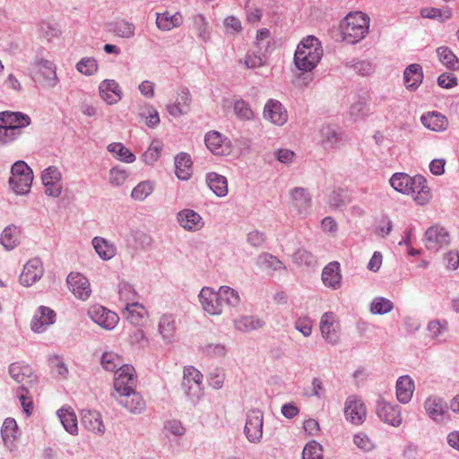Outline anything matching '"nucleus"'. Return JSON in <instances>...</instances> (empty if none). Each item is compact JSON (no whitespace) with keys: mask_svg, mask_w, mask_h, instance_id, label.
Wrapping results in <instances>:
<instances>
[{"mask_svg":"<svg viewBox=\"0 0 459 459\" xmlns=\"http://www.w3.org/2000/svg\"><path fill=\"white\" fill-rule=\"evenodd\" d=\"M323 49L319 40L314 36L304 39L297 47L294 63L300 71L310 72L321 60Z\"/></svg>","mask_w":459,"mask_h":459,"instance_id":"obj_1","label":"nucleus"},{"mask_svg":"<svg viewBox=\"0 0 459 459\" xmlns=\"http://www.w3.org/2000/svg\"><path fill=\"white\" fill-rule=\"evenodd\" d=\"M341 29L344 40L358 43L368 33L369 17L361 12L351 13L342 22Z\"/></svg>","mask_w":459,"mask_h":459,"instance_id":"obj_2","label":"nucleus"},{"mask_svg":"<svg viewBox=\"0 0 459 459\" xmlns=\"http://www.w3.org/2000/svg\"><path fill=\"white\" fill-rule=\"evenodd\" d=\"M181 385L190 401H198L203 395V374L193 366L185 367Z\"/></svg>","mask_w":459,"mask_h":459,"instance_id":"obj_3","label":"nucleus"},{"mask_svg":"<svg viewBox=\"0 0 459 459\" xmlns=\"http://www.w3.org/2000/svg\"><path fill=\"white\" fill-rule=\"evenodd\" d=\"M136 382L134 367L128 364L122 366L115 373L114 389L116 393L114 394L135 390Z\"/></svg>","mask_w":459,"mask_h":459,"instance_id":"obj_4","label":"nucleus"},{"mask_svg":"<svg viewBox=\"0 0 459 459\" xmlns=\"http://www.w3.org/2000/svg\"><path fill=\"white\" fill-rule=\"evenodd\" d=\"M199 302L203 309L212 316H219L222 314L223 305L221 295L218 290L211 287H204L198 295Z\"/></svg>","mask_w":459,"mask_h":459,"instance_id":"obj_5","label":"nucleus"},{"mask_svg":"<svg viewBox=\"0 0 459 459\" xmlns=\"http://www.w3.org/2000/svg\"><path fill=\"white\" fill-rule=\"evenodd\" d=\"M423 240L427 249L437 252L449 245L450 237L445 228L434 225L426 230Z\"/></svg>","mask_w":459,"mask_h":459,"instance_id":"obj_6","label":"nucleus"},{"mask_svg":"<svg viewBox=\"0 0 459 459\" xmlns=\"http://www.w3.org/2000/svg\"><path fill=\"white\" fill-rule=\"evenodd\" d=\"M42 184L45 186V194L51 197H58L62 193V174L58 168L49 166L42 171Z\"/></svg>","mask_w":459,"mask_h":459,"instance_id":"obj_7","label":"nucleus"},{"mask_svg":"<svg viewBox=\"0 0 459 459\" xmlns=\"http://www.w3.org/2000/svg\"><path fill=\"white\" fill-rule=\"evenodd\" d=\"M245 435L251 443L260 442L263 437V413L259 410H252L247 413L244 428Z\"/></svg>","mask_w":459,"mask_h":459,"instance_id":"obj_8","label":"nucleus"},{"mask_svg":"<svg viewBox=\"0 0 459 459\" xmlns=\"http://www.w3.org/2000/svg\"><path fill=\"white\" fill-rule=\"evenodd\" d=\"M376 412L381 420L393 427H399L402 424L401 407L397 404L388 403L383 399L378 400Z\"/></svg>","mask_w":459,"mask_h":459,"instance_id":"obj_9","label":"nucleus"},{"mask_svg":"<svg viewBox=\"0 0 459 459\" xmlns=\"http://www.w3.org/2000/svg\"><path fill=\"white\" fill-rule=\"evenodd\" d=\"M319 144L326 151L341 147L344 139L338 127L333 125H323L319 130Z\"/></svg>","mask_w":459,"mask_h":459,"instance_id":"obj_10","label":"nucleus"},{"mask_svg":"<svg viewBox=\"0 0 459 459\" xmlns=\"http://www.w3.org/2000/svg\"><path fill=\"white\" fill-rule=\"evenodd\" d=\"M88 315L94 323L107 330L115 328L119 320L115 312L100 305L91 307Z\"/></svg>","mask_w":459,"mask_h":459,"instance_id":"obj_11","label":"nucleus"},{"mask_svg":"<svg viewBox=\"0 0 459 459\" xmlns=\"http://www.w3.org/2000/svg\"><path fill=\"white\" fill-rule=\"evenodd\" d=\"M113 395L121 406L133 414H141L145 411L146 403L136 390Z\"/></svg>","mask_w":459,"mask_h":459,"instance_id":"obj_12","label":"nucleus"},{"mask_svg":"<svg viewBox=\"0 0 459 459\" xmlns=\"http://www.w3.org/2000/svg\"><path fill=\"white\" fill-rule=\"evenodd\" d=\"M204 142L207 148L215 155H229L232 151L230 140L217 131L207 133Z\"/></svg>","mask_w":459,"mask_h":459,"instance_id":"obj_13","label":"nucleus"},{"mask_svg":"<svg viewBox=\"0 0 459 459\" xmlns=\"http://www.w3.org/2000/svg\"><path fill=\"white\" fill-rule=\"evenodd\" d=\"M424 410L427 415L436 422L443 421L449 413V406L446 402L436 395H431L425 400Z\"/></svg>","mask_w":459,"mask_h":459,"instance_id":"obj_14","label":"nucleus"},{"mask_svg":"<svg viewBox=\"0 0 459 459\" xmlns=\"http://www.w3.org/2000/svg\"><path fill=\"white\" fill-rule=\"evenodd\" d=\"M344 415L348 421L355 425L361 424L367 415L366 406L361 399L351 395L346 399Z\"/></svg>","mask_w":459,"mask_h":459,"instance_id":"obj_15","label":"nucleus"},{"mask_svg":"<svg viewBox=\"0 0 459 459\" xmlns=\"http://www.w3.org/2000/svg\"><path fill=\"white\" fill-rule=\"evenodd\" d=\"M176 219L178 225L189 232L198 231L204 227L203 217L189 208L179 211L176 215Z\"/></svg>","mask_w":459,"mask_h":459,"instance_id":"obj_16","label":"nucleus"},{"mask_svg":"<svg viewBox=\"0 0 459 459\" xmlns=\"http://www.w3.org/2000/svg\"><path fill=\"white\" fill-rule=\"evenodd\" d=\"M33 65L39 69V74L41 76L40 82L44 87L54 88L56 86L58 78L56 75V67L53 62L36 57Z\"/></svg>","mask_w":459,"mask_h":459,"instance_id":"obj_17","label":"nucleus"},{"mask_svg":"<svg viewBox=\"0 0 459 459\" xmlns=\"http://www.w3.org/2000/svg\"><path fill=\"white\" fill-rule=\"evenodd\" d=\"M44 273L43 264L38 257L30 259L20 276V282L24 286H31L38 281Z\"/></svg>","mask_w":459,"mask_h":459,"instance_id":"obj_18","label":"nucleus"},{"mask_svg":"<svg viewBox=\"0 0 459 459\" xmlns=\"http://www.w3.org/2000/svg\"><path fill=\"white\" fill-rule=\"evenodd\" d=\"M69 290L74 295L82 300H86L91 290L88 279L80 273H71L66 279Z\"/></svg>","mask_w":459,"mask_h":459,"instance_id":"obj_19","label":"nucleus"},{"mask_svg":"<svg viewBox=\"0 0 459 459\" xmlns=\"http://www.w3.org/2000/svg\"><path fill=\"white\" fill-rule=\"evenodd\" d=\"M320 331L326 342L335 345L339 342L338 322L333 312H325L320 320Z\"/></svg>","mask_w":459,"mask_h":459,"instance_id":"obj_20","label":"nucleus"},{"mask_svg":"<svg viewBox=\"0 0 459 459\" xmlns=\"http://www.w3.org/2000/svg\"><path fill=\"white\" fill-rule=\"evenodd\" d=\"M264 117L276 126H283L288 120V112L279 100L270 99L264 105Z\"/></svg>","mask_w":459,"mask_h":459,"instance_id":"obj_21","label":"nucleus"},{"mask_svg":"<svg viewBox=\"0 0 459 459\" xmlns=\"http://www.w3.org/2000/svg\"><path fill=\"white\" fill-rule=\"evenodd\" d=\"M177 95L176 101L167 105L166 108L168 113L174 117H178L187 113L192 101L190 91L186 87L179 88Z\"/></svg>","mask_w":459,"mask_h":459,"instance_id":"obj_22","label":"nucleus"},{"mask_svg":"<svg viewBox=\"0 0 459 459\" xmlns=\"http://www.w3.org/2000/svg\"><path fill=\"white\" fill-rule=\"evenodd\" d=\"M55 321V311L48 307L40 306L31 319L30 328L34 333H42L46 331L48 325H53Z\"/></svg>","mask_w":459,"mask_h":459,"instance_id":"obj_23","label":"nucleus"},{"mask_svg":"<svg viewBox=\"0 0 459 459\" xmlns=\"http://www.w3.org/2000/svg\"><path fill=\"white\" fill-rule=\"evenodd\" d=\"M290 205L299 213L307 215L311 207V195L304 187H294L290 191Z\"/></svg>","mask_w":459,"mask_h":459,"instance_id":"obj_24","label":"nucleus"},{"mask_svg":"<svg viewBox=\"0 0 459 459\" xmlns=\"http://www.w3.org/2000/svg\"><path fill=\"white\" fill-rule=\"evenodd\" d=\"M10 377L21 386L27 387L35 380V375L31 367L24 362H13L9 366Z\"/></svg>","mask_w":459,"mask_h":459,"instance_id":"obj_25","label":"nucleus"},{"mask_svg":"<svg viewBox=\"0 0 459 459\" xmlns=\"http://www.w3.org/2000/svg\"><path fill=\"white\" fill-rule=\"evenodd\" d=\"M99 91L101 99L108 105L117 103L123 95L118 82L115 80H103L99 85Z\"/></svg>","mask_w":459,"mask_h":459,"instance_id":"obj_26","label":"nucleus"},{"mask_svg":"<svg viewBox=\"0 0 459 459\" xmlns=\"http://www.w3.org/2000/svg\"><path fill=\"white\" fill-rule=\"evenodd\" d=\"M81 423L87 430L94 434L102 436L105 433L102 417L97 411H82Z\"/></svg>","mask_w":459,"mask_h":459,"instance_id":"obj_27","label":"nucleus"},{"mask_svg":"<svg viewBox=\"0 0 459 459\" xmlns=\"http://www.w3.org/2000/svg\"><path fill=\"white\" fill-rule=\"evenodd\" d=\"M324 285L332 290H338L342 286L341 265L338 262H331L322 271Z\"/></svg>","mask_w":459,"mask_h":459,"instance_id":"obj_28","label":"nucleus"},{"mask_svg":"<svg viewBox=\"0 0 459 459\" xmlns=\"http://www.w3.org/2000/svg\"><path fill=\"white\" fill-rule=\"evenodd\" d=\"M158 331L165 343H171L176 339L177 325L173 315H162L158 323Z\"/></svg>","mask_w":459,"mask_h":459,"instance_id":"obj_29","label":"nucleus"},{"mask_svg":"<svg viewBox=\"0 0 459 459\" xmlns=\"http://www.w3.org/2000/svg\"><path fill=\"white\" fill-rule=\"evenodd\" d=\"M419 176L411 177L406 173H395L390 178L392 187L402 194L410 195L411 185H420Z\"/></svg>","mask_w":459,"mask_h":459,"instance_id":"obj_30","label":"nucleus"},{"mask_svg":"<svg viewBox=\"0 0 459 459\" xmlns=\"http://www.w3.org/2000/svg\"><path fill=\"white\" fill-rule=\"evenodd\" d=\"M420 121L425 127L435 132L445 131L448 126L446 117L437 111L423 114Z\"/></svg>","mask_w":459,"mask_h":459,"instance_id":"obj_31","label":"nucleus"},{"mask_svg":"<svg viewBox=\"0 0 459 459\" xmlns=\"http://www.w3.org/2000/svg\"><path fill=\"white\" fill-rule=\"evenodd\" d=\"M56 415L64 429L71 435H78L77 417L70 406H63L56 411Z\"/></svg>","mask_w":459,"mask_h":459,"instance_id":"obj_32","label":"nucleus"},{"mask_svg":"<svg viewBox=\"0 0 459 459\" xmlns=\"http://www.w3.org/2000/svg\"><path fill=\"white\" fill-rule=\"evenodd\" d=\"M414 389V382L411 377H400L396 381L397 400L402 403H408L411 400Z\"/></svg>","mask_w":459,"mask_h":459,"instance_id":"obj_33","label":"nucleus"},{"mask_svg":"<svg viewBox=\"0 0 459 459\" xmlns=\"http://www.w3.org/2000/svg\"><path fill=\"white\" fill-rule=\"evenodd\" d=\"M0 121L2 124L20 129L22 134V130L30 124V117L22 112L4 111L0 112Z\"/></svg>","mask_w":459,"mask_h":459,"instance_id":"obj_34","label":"nucleus"},{"mask_svg":"<svg viewBox=\"0 0 459 459\" xmlns=\"http://www.w3.org/2000/svg\"><path fill=\"white\" fill-rule=\"evenodd\" d=\"M234 328L241 333L258 330L264 325V322L254 316H239L233 320Z\"/></svg>","mask_w":459,"mask_h":459,"instance_id":"obj_35","label":"nucleus"},{"mask_svg":"<svg viewBox=\"0 0 459 459\" xmlns=\"http://www.w3.org/2000/svg\"><path fill=\"white\" fill-rule=\"evenodd\" d=\"M205 180L209 188L218 197H224L228 195V180L224 176L210 172L206 174Z\"/></svg>","mask_w":459,"mask_h":459,"instance_id":"obj_36","label":"nucleus"},{"mask_svg":"<svg viewBox=\"0 0 459 459\" xmlns=\"http://www.w3.org/2000/svg\"><path fill=\"white\" fill-rule=\"evenodd\" d=\"M423 79L422 67L419 64H411L403 73L405 87L411 91L416 90Z\"/></svg>","mask_w":459,"mask_h":459,"instance_id":"obj_37","label":"nucleus"},{"mask_svg":"<svg viewBox=\"0 0 459 459\" xmlns=\"http://www.w3.org/2000/svg\"><path fill=\"white\" fill-rule=\"evenodd\" d=\"M421 180L420 181V185H411V190H410V195L413 196L414 201L420 205L427 204L430 199L432 198L431 190L428 186L426 178L418 175Z\"/></svg>","mask_w":459,"mask_h":459,"instance_id":"obj_38","label":"nucleus"},{"mask_svg":"<svg viewBox=\"0 0 459 459\" xmlns=\"http://www.w3.org/2000/svg\"><path fill=\"white\" fill-rule=\"evenodd\" d=\"M92 246L98 255L103 260H110L117 254V247L114 243L101 237H95L92 239Z\"/></svg>","mask_w":459,"mask_h":459,"instance_id":"obj_39","label":"nucleus"},{"mask_svg":"<svg viewBox=\"0 0 459 459\" xmlns=\"http://www.w3.org/2000/svg\"><path fill=\"white\" fill-rule=\"evenodd\" d=\"M21 230L15 225H8L5 227L0 237V243L5 250L14 249L20 243Z\"/></svg>","mask_w":459,"mask_h":459,"instance_id":"obj_40","label":"nucleus"},{"mask_svg":"<svg viewBox=\"0 0 459 459\" xmlns=\"http://www.w3.org/2000/svg\"><path fill=\"white\" fill-rule=\"evenodd\" d=\"M183 22L179 13H171L168 11L157 13L156 24L161 30H170L181 25Z\"/></svg>","mask_w":459,"mask_h":459,"instance_id":"obj_41","label":"nucleus"},{"mask_svg":"<svg viewBox=\"0 0 459 459\" xmlns=\"http://www.w3.org/2000/svg\"><path fill=\"white\" fill-rule=\"evenodd\" d=\"M124 316L133 325H143L146 310L143 305L138 303H128L123 311Z\"/></svg>","mask_w":459,"mask_h":459,"instance_id":"obj_42","label":"nucleus"},{"mask_svg":"<svg viewBox=\"0 0 459 459\" xmlns=\"http://www.w3.org/2000/svg\"><path fill=\"white\" fill-rule=\"evenodd\" d=\"M191 158L188 154L182 152L175 158L176 175L181 180H188L191 177Z\"/></svg>","mask_w":459,"mask_h":459,"instance_id":"obj_43","label":"nucleus"},{"mask_svg":"<svg viewBox=\"0 0 459 459\" xmlns=\"http://www.w3.org/2000/svg\"><path fill=\"white\" fill-rule=\"evenodd\" d=\"M436 52L439 61L448 69H459V58L454 54V52L448 47H439L437 48Z\"/></svg>","mask_w":459,"mask_h":459,"instance_id":"obj_44","label":"nucleus"},{"mask_svg":"<svg viewBox=\"0 0 459 459\" xmlns=\"http://www.w3.org/2000/svg\"><path fill=\"white\" fill-rule=\"evenodd\" d=\"M108 151L119 160L126 163H133L135 155L121 143H112L108 145Z\"/></svg>","mask_w":459,"mask_h":459,"instance_id":"obj_45","label":"nucleus"},{"mask_svg":"<svg viewBox=\"0 0 459 459\" xmlns=\"http://www.w3.org/2000/svg\"><path fill=\"white\" fill-rule=\"evenodd\" d=\"M100 362L105 370L115 373L119 368L126 365L121 356L112 351L104 352Z\"/></svg>","mask_w":459,"mask_h":459,"instance_id":"obj_46","label":"nucleus"},{"mask_svg":"<svg viewBox=\"0 0 459 459\" xmlns=\"http://www.w3.org/2000/svg\"><path fill=\"white\" fill-rule=\"evenodd\" d=\"M33 177L11 176L9 185L17 195H25L30 192Z\"/></svg>","mask_w":459,"mask_h":459,"instance_id":"obj_47","label":"nucleus"},{"mask_svg":"<svg viewBox=\"0 0 459 459\" xmlns=\"http://www.w3.org/2000/svg\"><path fill=\"white\" fill-rule=\"evenodd\" d=\"M219 292L222 304L225 303L231 307H238L239 306L241 299L236 290L229 286H221L219 288Z\"/></svg>","mask_w":459,"mask_h":459,"instance_id":"obj_48","label":"nucleus"},{"mask_svg":"<svg viewBox=\"0 0 459 459\" xmlns=\"http://www.w3.org/2000/svg\"><path fill=\"white\" fill-rule=\"evenodd\" d=\"M17 430L18 426L14 419L7 418L4 420L1 429V436L6 446L8 444H13L16 437Z\"/></svg>","mask_w":459,"mask_h":459,"instance_id":"obj_49","label":"nucleus"},{"mask_svg":"<svg viewBox=\"0 0 459 459\" xmlns=\"http://www.w3.org/2000/svg\"><path fill=\"white\" fill-rule=\"evenodd\" d=\"M369 113V108L364 98L358 97L350 107V115L354 120L366 117Z\"/></svg>","mask_w":459,"mask_h":459,"instance_id":"obj_50","label":"nucleus"},{"mask_svg":"<svg viewBox=\"0 0 459 459\" xmlns=\"http://www.w3.org/2000/svg\"><path fill=\"white\" fill-rule=\"evenodd\" d=\"M153 190L154 185L152 181H142L133 188L131 192V197L134 200L141 202L151 195Z\"/></svg>","mask_w":459,"mask_h":459,"instance_id":"obj_51","label":"nucleus"},{"mask_svg":"<svg viewBox=\"0 0 459 459\" xmlns=\"http://www.w3.org/2000/svg\"><path fill=\"white\" fill-rule=\"evenodd\" d=\"M257 264L265 270L279 271L285 269L282 263L274 255L264 253L257 258Z\"/></svg>","mask_w":459,"mask_h":459,"instance_id":"obj_52","label":"nucleus"},{"mask_svg":"<svg viewBox=\"0 0 459 459\" xmlns=\"http://www.w3.org/2000/svg\"><path fill=\"white\" fill-rule=\"evenodd\" d=\"M420 13L423 18L437 20L439 22H446L452 17V12L448 7L445 9L434 7L424 8L421 10Z\"/></svg>","mask_w":459,"mask_h":459,"instance_id":"obj_53","label":"nucleus"},{"mask_svg":"<svg viewBox=\"0 0 459 459\" xmlns=\"http://www.w3.org/2000/svg\"><path fill=\"white\" fill-rule=\"evenodd\" d=\"M394 308V303L384 297H377L370 303V312L375 315L389 313Z\"/></svg>","mask_w":459,"mask_h":459,"instance_id":"obj_54","label":"nucleus"},{"mask_svg":"<svg viewBox=\"0 0 459 459\" xmlns=\"http://www.w3.org/2000/svg\"><path fill=\"white\" fill-rule=\"evenodd\" d=\"M20 129L0 122V146L7 145L20 137Z\"/></svg>","mask_w":459,"mask_h":459,"instance_id":"obj_55","label":"nucleus"},{"mask_svg":"<svg viewBox=\"0 0 459 459\" xmlns=\"http://www.w3.org/2000/svg\"><path fill=\"white\" fill-rule=\"evenodd\" d=\"M118 294L120 300L125 302V307L128 303H138L137 293L134 287L128 282H121L118 287Z\"/></svg>","mask_w":459,"mask_h":459,"instance_id":"obj_56","label":"nucleus"},{"mask_svg":"<svg viewBox=\"0 0 459 459\" xmlns=\"http://www.w3.org/2000/svg\"><path fill=\"white\" fill-rule=\"evenodd\" d=\"M162 150V144L159 141H152L149 148L142 155V160L146 164H152L158 160Z\"/></svg>","mask_w":459,"mask_h":459,"instance_id":"obj_57","label":"nucleus"},{"mask_svg":"<svg viewBox=\"0 0 459 459\" xmlns=\"http://www.w3.org/2000/svg\"><path fill=\"white\" fill-rule=\"evenodd\" d=\"M234 113L240 120H250L254 117V112L249 104L243 100H236L233 106Z\"/></svg>","mask_w":459,"mask_h":459,"instance_id":"obj_58","label":"nucleus"},{"mask_svg":"<svg viewBox=\"0 0 459 459\" xmlns=\"http://www.w3.org/2000/svg\"><path fill=\"white\" fill-rule=\"evenodd\" d=\"M204 355L210 358H224L227 355L228 349L222 343H207L202 348Z\"/></svg>","mask_w":459,"mask_h":459,"instance_id":"obj_59","label":"nucleus"},{"mask_svg":"<svg viewBox=\"0 0 459 459\" xmlns=\"http://www.w3.org/2000/svg\"><path fill=\"white\" fill-rule=\"evenodd\" d=\"M16 395L21 402V404L26 416H30L33 410V402L31 397L29 395L28 388L24 386H20L16 391Z\"/></svg>","mask_w":459,"mask_h":459,"instance_id":"obj_60","label":"nucleus"},{"mask_svg":"<svg viewBox=\"0 0 459 459\" xmlns=\"http://www.w3.org/2000/svg\"><path fill=\"white\" fill-rule=\"evenodd\" d=\"M349 202V196L342 189L333 190L329 195V204L336 209L343 208Z\"/></svg>","mask_w":459,"mask_h":459,"instance_id":"obj_61","label":"nucleus"},{"mask_svg":"<svg viewBox=\"0 0 459 459\" xmlns=\"http://www.w3.org/2000/svg\"><path fill=\"white\" fill-rule=\"evenodd\" d=\"M302 459H323V449L319 443H307L302 452Z\"/></svg>","mask_w":459,"mask_h":459,"instance_id":"obj_62","label":"nucleus"},{"mask_svg":"<svg viewBox=\"0 0 459 459\" xmlns=\"http://www.w3.org/2000/svg\"><path fill=\"white\" fill-rule=\"evenodd\" d=\"M77 70L85 75H92L98 70V64L93 57L82 58L76 65Z\"/></svg>","mask_w":459,"mask_h":459,"instance_id":"obj_63","label":"nucleus"},{"mask_svg":"<svg viewBox=\"0 0 459 459\" xmlns=\"http://www.w3.org/2000/svg\"><path fill=\"white\" fill-rule=\"evenodd\" d=\"M135 27L132 22L126 21L117 22L114 32L120 38L130 39L134 35Z\"/></svg>","mask_w":459,"mask_h":459,"instance_id":"obj_64","label":"nucleus"}]
</instances>
